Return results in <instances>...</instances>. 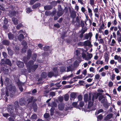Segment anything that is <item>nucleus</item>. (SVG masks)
<instances>
[{"label":"nucleus","instance_id":"obj_6","mask_svg":"<svg viewBox=\"0 0 121 121\" xmlns=\"http://www.w3.org/2000/svg\"><path fill=\"white\" fill-rule=\"evenodd\" d=\"M53 71L54 72V73L52 72H50L48 74V76L49 77H51L53 75L56 76L58 73L59 71L58 70L57 68L55 67L54 68Z\"/></svg>","mask_w":121,"mask_h":121},{"label":"nucleus","instance_id":"obj_15","mask_svg":"<svg viewBox=\"0 0 121 121\" xmlns=\"http://www.w3.org/2000/svg\"><path fill=\"white\" fill-rule=\"evenodd\" d=\"M104 57L105 62L107 63H108L109 59L108 54L107 53H105L104 55Z\"/></svg>","mask_w":121,"mask_h":121},{"label":"nucleus","instance_id":"obj_12","mask_svg":"<svg viewBox=\"0 0 121 121\" xmlns=\"http://www.w3.org/2000/svg\"><path fill=\"white\" fill-rule=\"evenodd\" d=\"M84 46H88L90 47H91L92 46L90 42L88 40H86L84 42Z\"/></svg>","mask_w":121,"mask_h":121},{"label":"nucleus","instance_id":"obj_7","mask_svg":"<svg viewBox=\"0 0 121 121\" xmlns=\"http://www.w3.org/2000/svg\"><path fill=\"white\" fill-rule=\"evenodd\" d=\"M58 108L60 110H64L66 111L68 109V107H65L64 104H59L58 105Z\"/></svg>","mask_w":121,"mask_h":121},{"label":"nucleus","instance_id":"obj_30","mask_svg":"<svg viewBox=\"0 0 121 121\" xmlns=\"http://www.w3.org/2000/svg\"><path fill=\"white\" fill-rule=\"evenodd\" d=\"M40 4L39 3H38L34 5L32 7L33 9H35L40 6Z\"/></svg>","mask_w":121,"mask_h":121},{"label":"nucleus","instance_id":"obj_51","mask_svg":"<svg viewBox=\"0 0 121 121\" xmlns=\"http://www.w3.org/2000/svg\"><path fill=\"white\" fill-rule=\"evenodd\" d=\"M94 0H90V4L91 5H92L94 4Z\"/></svg>","mask_w":121,"mask_h":121},{"label":"nucleus","instance_id":"obj_9","mask_svg":"<svg viewBox=\"0 0 121 121\" xmlns=\"http://www.w3.org/2000/svg\"><path fill=\"white\" fill-rule=\"evenodd\" d=\"M13 106L12 105L9 104L8 105V112L12 114L13 112Z\"/></svg>","mask_w":121,"mask_h":121},{"label":"nucleus","instance_id":"obj_64","mask_svg":"<svg viewBox=\"0 0 121 121\" xmlns=\"http://www.w3.org/2000/svg\"><path fill=\"white\" fill-rule=\"evenodd\" d=\"M82 73L84 75H86L87 73V71L86 69H85L83 70V71Z\"/></svg>","mask_w":121,"mask_h":121},{"label":"nucleus","instance_id":"obj_33","mask_svg":"<svg viewBox=\"0 0 121 121\" xmlns=\"http://www.w3.org/2000/svg\"><path fill=\"white\" fill-rule=\"evenodd\" d=\"M65 68L64 67H61L60 69V71L61 72H64L65 71Z\"/></svg>","mask_w":121,"mask_h":121},{"label":"nucleus","instance_id":"obj_58","mask_svg":"<svg viewBox=\"0 0 121 121\" xmlns=\"http://www.w3.org/2000/svg\"><path fill=\"white\" fill-rule=\"evenodd\" d=\"M106 73L104 72H102L101 74V75L102 77H104L106 75Z\"/></svg>","mask_w":121,"mask_h":121},{"label":"nucleus","instance_id":"obj_37","mask_svg":"<svg viewBox=\"0 0 121 121\" xmlns=\"http://www.w3.org/2000/svg\"><path fill=\"white\" fill-rule=\"evenodd\" d=\"M120 56H118L116 55L114 56V59L115 60H118Z\"/></svg>","mask_w":121,"mask_h":121},{"label":"nucleus","instance_id":"obj_18","mask_svg":"<svg viewBox=\"0 0 121 121\" xmlns=\"http://www.w3.org/2000/svg\"><path fill=\"white\" fill-rule=\"evenodd\" d=\"M16 64L18 67H22L23 66L24 64L22 62L20 61H17V62Z\"/></svg>","mask_w":121,"mask_h":121},{"label":"nucleus","instance_id":"obj_48","mask_svg":"<svg viewBox=\"0 0 121 121\" xmlns=\"http://www.w3.org/2000/svg\"><path fill=\"white\" fill-rule=\"evenodd\" d=\"M81 11L84 13H85L86 10L85 8L83 7H82L81 8Z\"/></svg>","mask_w":121,"mask_h":121},{"label":"nucleus","instance_id":"obj_27","mask_svg":"<svg viewBox=\"0 0 121 121\" xmlns=\"http://www.w3.org/2000/svg\"><path fill=\"white\" fill-rule=\"evenodd\" d=\"M116 41L114 39H112V40L111 43L109 45L111 46H114L116 43Z\"/></svg>","mask_w":121,"mask_h":121},{"label":"nucleus","instance_id":"obj_16","mask_svg":"<svg viewBox=\"0 0 121 121\" xmlns=\"http://www.w3.org/2000/svg\"><path fill=\"white\" fill-rule=\"evenodd\" d=\"M87 8L88 10L89 15L91 18H92L93 15L92 10L88 6L87 7Z\"/></svg>","mask_w":121,"mask_h":121},{"label":"nucleus","instance_id":"obj_45","mask_svg":"<svg viewBox=\"0 0 121 121\" xmlns=\"http://www.w3.org/2000/svg\"><path fill=\"white\" fill-rule=\"evenodd\" d=\"M89 70L90 72H92L93 73L95 72V69L92 67H91L90 68Z\"/></svg>","mask_w":121,"mask_h":121},{"label":"nucleus","instance_id":"obj_36","mask_svg":"<svg viewBox=\"0 0 121 121\" xmlns=\"http://www.w3.org/2000/svg\"><path fill=\"white\" fill-rule=\"evenodd\" d=\"M51 8V6L49 5H47L44 6V8L45 10H50Z\"/></svg>","mask_w":121,"mask_h":121},{"label":"nucleus","instance_id":"obj_42","mask_svg":"<svg viewBox=\"0 0 121 121\" xmlns=\"http://www.w3.org/2000/svg\"><path fill=\"white\" fill-rule=\"evenodd\" d=\"M22 25L21 23H20L18 25H17L16 26V28L17 29H19L20 28L22 27Z\"/></svg>","mask_w":121,"mask_h":121},{"label":"nucleus","instance_id":"obj_23","mask_svg":"<svg viewBox=\"0 0 121 121\" xmlns=\"http://www.w3.org/2000/svg\"><path fill=\"white\" fill-rule=\"evenodd\" d=\"M112 116V114H108L107 116L105 117L104 118V120L106 121L110 119Z\"/></svg>","mask_w":121,"mask_h":121},{"label":"nucleus","instance_id":"obj_28","mask_svg":"<svg viewBox=\"0 0 121 121\" xmlns=\"http://www.w3.org/2000/svg\"><path fill=\"white\" fill-rule=\"evenodd\" d=\"M63 12L61 10L59 11L57 13V15L59 17H60L63 14Z\"/></svg>","mask_w":121,"mask_h":121},{"label":"nucleus","instance_id":"obj_50","mask_svg":"<svg viewBox=\"0 0 121 121\" xmlns=\"http://www.w3.org/2000/svg\"><path fill=\"white\" fill-rule=\"evenodd\" d=\"M36 57V54H33L32 57L34 61L35 60Z\"/></svg>","mask_w":121,"mask_h":121},{"label":"nucleus","instance_id":"obj_29","mask_svg":"<svg viewBox=\"0 0 121 121\" xmlns=\"http://www.w3.org/2000/svg\"><path fill=\"white\" fill-rule=\"evenodd\" d=\"M9 38L10 39H13V35L11 33H9L8 34Z\"/></svg>","mask_w":121,"mask_h":121},{"label":"nucleus","instance_id":"obj_52","mask_svg":"<svg viewBox=\"0 0 121 121\" xmlns=\"http://www.w3.org/2000/svg\"><path fill=\"white\" fill-rule=\"evenodd\" d=\"M114 70L115 72L116 73H118L119 72L118 69L117 68H115L114 69Z\"/></svg>","mask_w":121,"mask_h":121},{"label":"nucleus","instance_id":"obj_38","mask_svg":"<svg viewBox=\"0 0 121 121\" xmlns=\"http://www.w3.org/2000/svg\"><path fill=\"white\" fill-rule=\"evenodd\" d=\"M103 111V110L102 109H100L98 111H96L95 112V114L96 115H97L100 113L102 112Z\"/></svg>","mask_w":121,"mask_h":121},{"label":"nucleus","instance_id":"obj_53","mask_svg":"<svg viewBox=\"0 0 121 121\" xmlns=\"http://www.w3.org/2000/svg\"><path fill=\"white\" fill-rule=\"evenodd\" d=\"M37 0H31L30 3V4H32Z\"/></svg>","mask_w":121,"mask_h":121},{"label":"nucleus","instance_id":"obj_11","mask_svg":"<svg viewBox=\"0 0 121 121\" xmlns=\"http://www.w3.org/2000/svg\"><path fill=\"white\" fill-rule=\"evenodd\" d=\"M22 44L24 46V48L22 49V52H24L26 51V46L27 45V43L25 41H23L22 42Z\"/></svg>","mask_w":121,"mask_h":121},{"label":"nucleus","instance_id":"obj_47","mask_svg":"<svg viewBox=\"0 0 121 121\" xmlns=\"http://www.w3.org/2000/svg\"><path fill=\"white\" fill-rule=\"evenodd\" d=\"M88 76L86 77V78H87L88 77L92 78L94 76V74H87Z\"/></svg>","mask_w":121,"mask_h":121},{"label":"nucleus","instance_id":"obj_8","mask_svg":"<svg viewBox=\"0 0 121 121\" xmlns=\"http://www.w3.org/2000/svg\"><path fill=\"white\" fill-rule=\"evenodd\" d=\"M73 63V67H75L78 66L79 65V64L81 62V60L80 58H77L76 59H75Z\"/></svg>","mask_w":121,"mask_h":121},{"label":"nucleus","instance_id":"obj_46","mask_svg":"<svg viewBox=\"0 0 121 121\" xmlns=\"http://www.w3.org/2000/svg\"><path fill=\"white\" fill-rule=\"evenodd\" d=\"M117 40L118 43L121 42V36H118L117 37Z\"/></svg>","mask_w":121,"mask_h":121},{"label":"nucleus","instance_id":"obj_14","mask_svg":"<svg viewBox=\"0 0 121 121\" xmlns=\"http://www.w3.org/2000/svg\"><path fill=\"white\" fill-rule=\"evenodd\" d=\"M13 106L15 110H16V111L19 109V108L18 102L17 101H16L15 102L13 105Z\"/></svg>","mask_w":121,"mask_h":121},{"label":"nucleus","instance_id":"obj_10","mask_svg":"<svg viewBox=\"0 0 121 121\" xmlns=\"http://www.w3.org/2000/svg\"><path fill=\"white\" fill-rule=\"evenodd\" d=\"M4 63L5 64L9 65L10 66L11 65V63L10 60L8 59H6L5 61H4V60L2 59L1 60V63L3 64Z\"/></svg>","mask_w":121,"mask_h":121},{"label":"nucleus","instance_id":"obj_59","mask_svg":"<svg viewBox=\"0 0 121 121\" xmlns=\"http://www.w3.org/2000/svg\"><path fill=\"white\" fill-rule=\"evenodd\" d=\"M77 102H74L72 103L73 106L74 107H77Z\"/></svg>","mask_w":121,"mask_h":121},{"label":"nucleus","instance_id":"obj_24","mask_svg":"<svg viewBox=\"0 0 121 121\" xmlns=\"http://www.w3.org/2000/svg\"><path fill=\"white\" fill-rule=\"evenodd\" d=\"M73 73L71 74L70 75L68 76H64L63 77V79L64 80H66L68 78H70L73 76Z\"/></svg>","mask_w":121,"mask_h":121},{"label":"nucleus","instance_id":"obj_54","mask_svg":"<svg viewBox=\"0 0 121 121\" xmlns=\"http://www.w3.org/2000/svg\"><path fill=\"white\" fill-rule=\"evenodd\" d=\"M112 23L113 25L114 26H116L117 25V21H116V18L112 22Z\"/></svg>","mask_w":121,"mask_h":121},{"label":"nucleus","instance_id":"obj_35","mask_svg":"<svg viewBox=\"0 0 121 121\" xmlns=\"http://www.w3.org/2000/svg\"><path fill=\"white\" fill-rule=\"evenodd\" d=\"M71 97L73 98H75L76 96V95L74 93H72L70 95Z\"/></svg>","mask_w":121,"mask_h":121},{"label":"nucleus","instance_id":"obj_31","mask_svg":"<svg viewBox=\"0 0 121 121\" xmlns=\"http://www.w3.org/2000/svg\"><path fill=\"white\" fill-rule=\"evenodd\" d=\"M16 12L15 11L12 12H9V14L11 17H12L15 15Z\"/></svg>","mask_w":121,"mask_h":121},{"label":"nucleus","instance_id":"obj_13","mask_svg":"<svg viewBox=\"0 0 121 121\" xmlns=\"http://www.w3.org/2000/svg\"><path fill=\"white\" fill-rule=\"evenodd\" d=\"M17 84L20 90L21 91H22L23 89L22 86L24 85V83L20 82H17Z\"/></svg>","mask_w":121,"mask_h":121},{"label":"nucleus","instance_id":"obj_1","mask_svg":"<svg viewBox=\"0 0 121 121\" xmlns=\"http://www.w3.org/2000/svg\"><path fill=\"white\" fill-rule=\"evenodd\" d=\"M88 95L86 94L84 95V100L85 102L88 101V104L87 111H90L92 110H95L96 108L95 106H94L93 102L94 100L97 99L98 96L95 94H89L88 100Z\"/></svg>","mask_w":121,"mask_h":121},{"label":"nucleus","instance_id":"obj_21","mask_svg":"<svg viewBox=\"0 0 121 121\" xmlns=\"http://www.w3.org/2000/svg\"><path fill=\"white\" fill-rule=\"evenodd\" d=\"M47 76V74L45 72L43 73L41 75V78H39V81L42 80V78H46Z\"/></svg>","mask_w":121,"mask_h":121},{"label":"nucleus","instance_id":"obj_32","mask_svg":"<svg viewBox=\"0 0 121 121\" xmlns=\"http://www.w3.org/2000/svg\"><path fill=\"white\" fill-rule=\"evenodd\" d=\"M3 43L4 45H8L9 44V42L7 40H4L3 41Z\"/></svg>","mask_w":121,"mask_h":121},{"label":"nucleus","instance_id":"obj_17","mask_svg":"<svg viewBox=\"0 0 121 121\" xmlns=\"http://www.w3.org/2000/svg\"><path fill=\"white\" fill-rule=\"evenodd\" d=\"M92 57V55L91 54L89 53L86 56V57L85 58V59L86 60H90Z\"/></svg>","mask_w":121,"mask_h":121},{"label":"nucleus","instance_id":"obj_40","mask_svg":"<svg viewBox=\"0 0 121 121\" xmlns=\"http://www.w3.org/2000/svg\"><path fill=\"white\" fill-rule=\"evenodd\" d=\"M105 27V25L104 23H102L101 25L100 26V29H102L103 30L104 29V27Z\"/></svg>","mask_w":121,"mask_h":121},{"label":"nucleus","instance_id":"obj_63","mask_svg":"<svg viewBox=\"0 0 121 121\" xmlns=\"http://www.w3.org/2000/svg\"><path fill=\"white\" fill-rule=\"evenodd\" d=\"M97 118L98 119L101 120L103 118V116L101 115H99L97 116Z\"/></svg>","mask_w":121,"mask_h":121},{"label":"nucleus","instance_id":"obj_49","mask_svg":"<svg viewBox=\"0 0 121 121\" xmlns=\"http://www.w3.org/2000/svg\"><path fill=\"white\" fill-rule=\"evenodd\" d=\"M44 117L45 118H48L49 116V114L48 113H45L44 115Z\"/></svg>","mask_w":121,"mask_h":121},{"label":"nucleus","instance_id":"obj_39","mask_svg":"<svg viewBox=\"0 0 121 121\" xmlns=\"http://www.w3.org/2000/svg\"><path fill=\"white\" fill-rule=\"evenodd\" d=\"M99 43H101L102 44H104V41L103 39H100L99 40Z\"/></svg>","mask_w":121,"mask_h":121},{"label":"nucleus","instance_id":"obj_19","mask_svg":"<svg viewBox=\"0 0 121 121\" xmlns=\"http://www.w3.org/2000/svg\"><path fill=\"white\" fill-rule=\"evenodd\" d=\"M74 53L77 56V58H79L80 57V58L81 55H80V52L78 50H76L74 52Z\"/></svg>","mask_w":121,"mask_h":121},{"label":"nucleus","instance_id":"obj_34","mask_svg":"<svg viewBox=\"0 0 121 121\" xmlns=\"http://www.w3.org/2000/svg\"><path fill=\"white\" fill-rule=\"evenodd\" d=\"M64 99L65 101L68 100L69 99V95L68 94H66L64 96Z\"/></svg>","mask_w":121,"mask_h":121},{"label":"nucleus","instance_id":"obj_4","mask_svg":"<svg viewBox=\"0 0 121 121\" xmlns=\"http://www.w3.org/2000/svg\"><path fill=\"white\" fill-rule=\"evenodd\" d=\"M74 60L75 58H73L71 59L68 60L65 62V65L66 66L67 65H69V66L67 67V72L71 71L73 70L74 68L72 67L71 64L74 61Z\"/></svg>","mask_w":121,"mask_h":121},{"label":"nucleus","instance_id":"obj_5","mask_svg":"<svg viewBox=\"0 0 121 121\" xmlns=\"http://www.w3.org/2000/svg\"><path fill=\"white\" fill-rule=\"evenodd\" d=\"M57 105V104L56 103L53 102L52 103L51 105L50 103L48 104V106L52 107V108H51L50 110L51 115L52 116L53 115V112L54 110V108L56 107Z\"/></svg>","mask_w":121,"mask_h":121},{"label":"nucleus","instance_id":"obj_25","mask_svg":"<svg viewBox=\"0 0 121 121\" xmlns=\"http://www.w3.org/2000/svg\"><path fill=\"white\" fill-rule=\"evenodd\" d=\"M24 38V36L23 35L21 34H20L19 35L18 37V39L20 41H21L22 39H23Z\"/></svg>","mask_w":121,"mask_h":121},{"label":"nucleus","instance_id":"obj_2","mask_svg":"<svg viewBox=\"0 0 121 121\" xmlns=\"http://www.w3.org/2000/svg\"><path fill=\"white\" fill-rule=\"evenodd\" d=\"M31 54V51L30 50H28L27 51V58L24 57L23 58V60L27 66L28 71L29 72L31 71L34 72L38 67L37 65H33V62L32 61H29L28 63H26L27 60L30 56Z\"/></svg>","mask_w":121,"mask_h":121},{"label":"nucleus","instance_id":"obj_56","mask_svg":"<svg viewBox=\"0 0 121 121\" xmlns=\"http://www.w3.org/2000/svg\"><path fill=\"white\" fill-rule=\"evenodd\" d=\"M115 76V75L114 74H113L112 75H111V79L112 80H114Z\"/></svg>","mask_w":121,"mask_h":121},{"label":"nucleus","instance_id":"obj_43","mask_svg":"<svg viewBox=\"0 0 121 121\" xmlns=\"http://www.w3.org/2000/svg\"><path fill=\"white\" fill-rule=\"evenodd\" d=\"M120 31L119 30H117V37L121 36V34L120 32Z\"/></svg>","mask_w":121,"mask_h":121},{"label":"nucleus","instance_id":"obj_62","mask_svg":"<svg viewBox=\"0 0 121 121\" xmlns=\"http://www.w3.org/2000/svg\"><path fill=\"white\" fill-rule=\"evenodd\" d=\"M58 99L60 102H62L63 99V97L62 96H60L59 97Z\"/></svg>","mask_w":121,"mask_h":121},{"label":"nucleus","instance_id":"obj_41","mask_svg":"<svg viewBox=\"0 0 121 121\" xmlns=\"http://www.w3.org/2000/svg\"><path fill=\"white\" fill-rule=\"evenodd\" d=\"M113 85V83L112 81L109 82L108 83V85L109 87H112Z\"/></svg>","mask_w":121,"mask_h":121},{"label":"nucleus","instance_id":"obj_57","mask_svg":"<svg viewBox=\"0 0 121 121\" xmlns=\"http://www.w3.org/2000/svg\"><path fill=\"white\" fill-rule=\"evenodd\" d=\"M104 33L106 35H108L109 33V31L108 30H106L104 31Z\"/></svg>","mask_w":121,"mask_h":121},{"label":"nucleus","instance_id":"obj_60","mask_svg":"<svg viewBox=\"0 0 121 121\" xmlns=\"http://www.w3.org/2000/svg\"><path fill=\"white\" fill-rule=\"evenodd\" d=\"M82 98V96L81 95H79L78 96V99L79 100H81Z\"/></svg>","mask_w":121,"mask_h":121},{"label":"nucleus","instance_id":"obj_20","mask_svg":"<svg viewBox=\"0 0 121 121\" xmlns=\"http://www.w3.org/2000/svg\"><path fill=\"white\" fill-rule=\"evenodd\" d=\"M25 103V100L24 98H22L20 99L19 103L21 105H24Z\"/></svg>","mask_w":121,"mask_h":121},{"label":"nucleus","instance_id":"obj_22","mask_svg":"<svg viewBox=\"0 0 121 121\" xmlns=\"http://www.w3.org/2000/svg\"><path fill=\"white\" fill-rule=\"evenodd\" d=\"M12 21L14 24L16 25L18 23V21L17 18L13 17L12 18Z\"/></svg>","mask_w":121,"mask_h":121},{"label":"nucleus","instance_id":"obj_44","mask_svg":"<svg viewBox=\"0 0 121 121\" xmlns=\"http://www.w3.org/2000/svg\"><path fill=\"white\" fill-rule=\"evenodd\" d=\"M26 12L27 13H29L31 11V10L30 8H27L26 9Z\"/></svg>","mask_w":121,"mask_h":121},{"label":"nucleus","instance_id":"obj_26","mask_svg":"<svg viewBox=\"0 0 121 121\" xmlns=\"http://www.w3.org/2000/svg\"><path fill=\"white\" fill-rule=\"evenodd\" d=\"M37 118V116L36 114H34L31 116L30 119L32 120L35 119Z\"/></svg>","mask_w":121,"mask_h":121},{"label":"nucleus","instance_id":"obj_3","mask_svg":"<svg viewBox=\"0 0 121 121\" xmlns=\"http://www.w3.org/2000/svg\"><path fill=\"white\" fill-rule=\"evenodd\" d=\"M9 80V78H5V80L4 82V83L5 85L8 86L7 87V90L6 91V95L8 96L9 95V94L11 96V95L13 93H14L15 91V86H12L10 84V85L9 86V84L8 82Z\"/></svg>","mask_w":121,"mask_h":121},{"label":"nucleus","instance_id":"obj_61","mask_svg":"<svg viewBox=\"0 0 121 121\" xmlns=\"http://www.w3.org/2000/svg\"><path fill=\"white\" fill-rule=\"evenodd\" d=\"M100 77V76L99 74H97L95 76V78L96 79H98Z\"/></svg>","mask_w":121,"mask_h":121},{"label":"nucleus","instance_id":"obj_55","mask_svg":"<svg viewBox=\"0 0 121 121\" xmlns=\"http://www.w3.org/2000/svg\"><path fill=\"white\" fill-rule=\"evenodd\" d=\"M78 2L80 3L82 5L84 4L83 1V0H78Z\"/></svg>","mask_w":121,"mask_h":121}]
</instances>
